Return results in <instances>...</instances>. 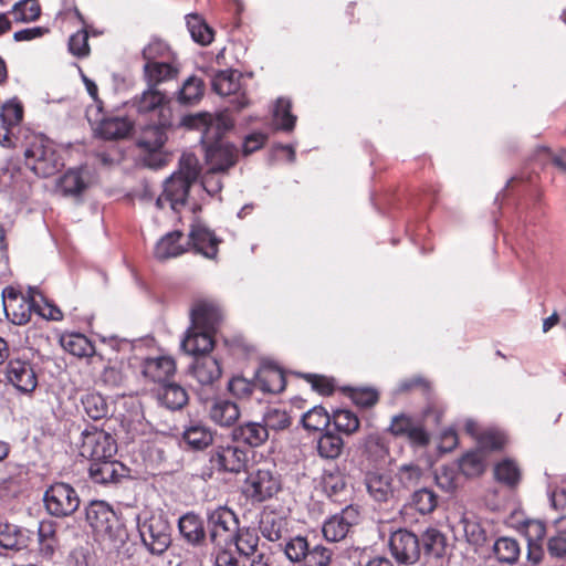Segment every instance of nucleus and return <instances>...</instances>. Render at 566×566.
Segmentation results:
<instances>
[{
	"label": "nucleus",
	"mask_w": 566,
	"mask_h": 566,
	"mask_svg": "<svg viewBox=\"0 0 566 566\" xmlns=\"http://www.w3.org/2000/svg\"><path fill=\"white\" fill-rule=\"evenodd\" d=\"M209 416L214 423L221 427H230L239 419L240 410L235 402L218 399L210 407Z\"/></svg>",
	"instance_id": "2f4dec72"
},
{
	"label": "nucleus",
	"mask_w": 566,
	"mask_h": 566,
	"mask_svg": "<svg viewBox=\"0 0 566 566\" xmlns=\"http://www.w3.org/2000/svg\"><path fill=\"white\" fill-rule=\"evenodd\" d=\"M25 163L39 177L53 176L63 166L54 144L43 135H34L24 151Z\"/></svg>",
	"instance_id": "20e7f679"
},
{
	"label": "nucleus",
	"mask_w": 566,
	"mask_h": 566,
	"mask_svg": "<svg viewBox=\"0 0 566 566\" xmlns=\"http://www.w3.org/2000/svg\"><path fill=\"white\" fill-rule=\"evenodd\" d=\"M191 325L209 332L217 329L221 321V312L217 305L210 302H197L190 312Z\"/></svg>",
	"instance_id": "5701e85b"
},
{
	"label": "nucleus",
	"mask_w": 566,
	"mask_h": 566,
	"mask_svg": "<svg viewBox=\"0 0 566 566\" xmlns=\"http://www.w3.org/2000/svg\"><path fill=\"white\" fill-rule=\"evenodd\" d=\"M389 548L396 560L405 565L417 563L421 554L419 538L407 530H398L390 535Z\"/></svg>",
	"instance_id": "4468645a"
},
{
	"label": "nucleus",
	"mask_w": 566,
	"mask_h": 566,
	"mask_svg": "<svg viewBox=\"0 0 566 566\" xmlns=\"http://www.w3.org/2000/svg\"><path fill=\"white\" fill-rule=\"evenodd\" d=\"M34 312H36L41 317L51 321H61L63 318L62 311L50 303L43 295L36 290V295L32 296Z\"/></svg>",
	"instance_id": "680f3d73"
},
{
	"label": "nucleus",
	"mask_w": 566,
	"mask_h": 566,
	"mask_svg": "<svg viewBox=\"0 0 566 566\" xmlns=\"http://www.w3.org/2000/svg\"><path fill=\"white\" fill-rule=\"evenodd\" d=\"M493 552L500 562L512 565L517 562L521 547L515 538L501 537L494 543Z\"/></svg>",
	"instance_id": "79ce46f5"
},
{
	"label": "nucleus",
	"mask_w": 566,
	"mask_h": 566,
	"mask_svg": "<svg viewBox=\"0 0 566 566\" xmlns=\"http://www.w3.org/2000/svg\"><path fill=\"white\" fill-rule=\"evenodd\" d=\"M494 476L499 482L514 486L520 481L521 472L515 462L503 460L494 468Z\"/></svg>",
	"instance_id": "6e6d98bb"
},
{
	"label": "nucleus",
	"mask_w": 566,
	"mask_h": 566,
	"mask_svg": "<svg viewBox=\"0 0 566 566\" xmlns=\"http://www.w3.org/2000/svg\"><path fill=\"white\" fill-rule=\"evenodd\" d=\"M7 379L19 391L32 392L38 386V377L32 364L29 360L14 358L7 366Z\"/></svg>",
	"instance_id": "dca6fc26"
},
{
	"label": "nucleus",
	"mask_w": 566,
	"mask_h": 566,
	"mask_svg": "<svg viewBox=\"0 0 566 566\" xmlns=\"http://www.w3.org/2000/svg\"><path fill=\"white\" fill-rule=\"evenodd\" d=\"M187 241H184L181 231L175 230L165 234L156 244L154 255L159 261L177 258L187 251Z\"/></svg>",
	"instance_id": "bb28decb"
},
{
	"label": "nucleus",
	"mask_w": 566,
	"mask_h": 566,
	"mask_svg": "<svg viewBox=\"0 0 566 566\" xmlns=\"http://www.w3.org/2000/svg\"><path fill=\"white\" fill-rule=\"evenodd\" d=\"M358 522V511L345 507L339 514L331 516L323 524V535L328 542H339L346 537L350 527Z\"/></svg>",
	"instance_id": "6ab92c4d"
},
{
	"label": "nucleus",
	"mask_w": 566,
	"mask_h": 566,
	"mask_svg": "<svg viewBox=\"0 0 566 566\" xmlns=\"http://www.w3.org/2000/svg\"><path fill=\"white\" fill-rule=\"evenodd\" d=\"M139 120H144V128L160 127L165 130L171 123V108L167 97L158 90L149 88L135 102Z\"/></svg>",
	"instance_id": "39448f33"
},
{
	"label": "nucleus",
	"mask_w": 566,
	"mask_h": 566,
	"mask_svg": "<svg viewBox=\"0 0 566 566\" xmlns=\"http://www.w3.org/2000/svg\"><path fill=\"white\" fill-rule=\"evenodd\" d=\"M181 124L202 132L201 143L206 149V159L211 170L226 171L235 165L238 159L235 146L222 140V136L234 126V120L227 112L216 115L200 113L186 116Z\"/></svg>",
	"instance_id": "f257e3e1"
},
{
	"label": "nucleus",
	"mask_w": 566,
	"mask_h": 566,
	"mask_svg": "<svg viewBox=\"0 0 566 566\" xmlns=\"http://www.w3.org/2000/svg\"><path fill=\"white\" fill-rule=\"evenodd\" d=\"M212 334L213 332L195 328V326L190 325L181 342V348L187 354L196 357L208 355L214 344Z\"/></svg>",
	"instance_id": "393cba45"
},
{
	"label": "nucleus",
	"mask_w": 566,
	"mask_h": 566,
	"mask_svg": "<svg viewBox=\"0 0 566 566\" xmlns=\"http://www.w3.org/2000/svg\"><path fill=\"white\" fill-rule=\"evenodd\" d=\"M210 467L218 472L239 473L245 469L248 453L237 444L216 446L210 452Z\"/></svg>",
	"instance_id": "f8f14e48"
},
{
	"label": "nucleus",
	"mask_w": 566,
	"mask_h": 566,
	"mask_svg": "<svg viewBox=\"0 0 566 566\" xmlns=\"http://www.w3.org/2000/svg\"><path fill=\"white\" fill-rule=\"evenodd\" d=\"M203 94V82L201 78L191 75L182 84L179 91V101L191 104L198 101Z\"/></svg>",
	"instance_id": "4d7b16f0"
},
{
	"label": "nucleus",
	"mask_w": 566,
	"mask_h": 566,
	"mask_svg": "<svg viewBox=\"0 0 566 566\" xmlns=\"http://www.w3.org/2000/svg\"><path fill=\"white\" fill-rule=\"evenodd\" d=\"M190 373L201 386H210L220 378L221 367L214 357L203 355L195 358Z\"/></svg>",
	"instance_id": "a878e982"
},
{
	"label": "nucleus",
	"mask_w": 566,
	"mask_h": 566,
	"mask_svg": "<svg viewBox=\"0 0 566 566\" xmlns=\"http://www.w3.org/2000/svg\"><path fill=\"white\" fill-rule=\"evenodd\" d=\"M200 174V166L193 154H182L179 160V170L174 172L164 184V192L156 200L158 208H164L165 202L170 205L174 211H179L186 203L189 189Z\"/></svg>",
	"instance_id": "f03ea898"
},
{
	"label": "nucleus",
	"mask_w": 566,
	"mask_h": 566,
	"mask_svg": "<svg viewBox=\"0 0 566 566\" xmlns=\"http://www.w3.org/2000/svg\"><path fill=\"white\" fill-rule=\"evenodd\" d=\"M348 391L353 402L363 408L373 407L379 398L377 390L373 388L356 387L349 388Z\"/></svg>",
	"instance_id": "0e129e2a"
},
{
	"label": "nucleus",
	"mask_w": 566,
	"mask_h": 566,
	"mask_svg": "<svg viewBox=\"0 0 566 566\" xmlns=\"http://www.w3.org/2000/svg\"><path fill=\"white\" fill-rule=\"evenodd\" d=\"M259 534L255 528L239 527L231 539L230 545L234 544L237 552L244 557L258 553Z\"/></svg>",
	"instance_id": "e433bc0d"
},
{
	"label": "nucleus",
	"mask_w": 566,
	"mask_h": 566,
	"mask_svg": "<svg viewBox=\"0 0 566 566\" xmlns=\"http://www.w3.org/2000/svg\"><path fill=\"white\" fill-rule=\"evenodd\" d=\"M63 348L76 357H87L94 353L91 342L82 334H71L61 338Z\"/></svg>",
	"instance_id": "a18cd8bd"
},
{
	"label": "nucleus",
	"mask_w": 566,
	"mask_h": 566,
	"mask_svg": "<svg viewBox=\"0 0 566 566\" xmlns=\"http://www.w3.org/2000/svg\"><path fill=\"white\" fill-rule=\"evenodd\" d=\"M547 553L553 559L566 560V537L551 535L547 541Z\"/></svg>",
	"instance_id": "338daca9"
},
{
	"label": "nucleus",
	"mask_w": 566,
	"mask_h": 566,
	"mask_svg": "<svg viewBox=\"0 0 566 566\" xmlns=\"http://www.w3.org/2000/svg\"><path fill=\"white\" fill-rule=\"evenodd\" d=\"M220 240L214 232L203 222L196 220L189 231L187 244L191 245L195 252L202 254L207 259H214L218 253Z\"/></svg>",
	"instance_id": "a211bd4d"
},
{
	"label": "nucleus",
	"mask_w": 566,
	"mask_h": 566,
	"mask_svg": "<svg viewBox=\"0 0 566 566\" xmlns=\"http://www.w3.org/2000/svg\"><path fill=\"white\" fill-rule=\"evenodd\" d=\"M91 185V175L87 168H71L57 179L56 187L65 197H78Z\"/></svg>",
	"instance_id": "4be33fe9"
},
{
	"label": "nucleus",
	"mask_w": 566,
	"mask_h": 566,
	"mask_svg": "<svg viewBox=\"0 0 566 566\" xmlns=\"http://www.w3.org/2000/svg\"><path fill=\"white\" fill-rule=\"evenodd\" d=\"M457 527L459 532L461 531L463 533L465 541L474 547L484 545L488 539L485 527L473 513H463Z\"/></svg>",
	"instance_id": "c85d7f7f"
},
{
	"label": "nucleus",
	"mask_w": 566,
	"mask_h": 566,
	"mask_svg": "<svg viewBox=\"0 0 566 566\" xmlns=\"http://www.w3.org/2000/svg\"><path fill=\"white\" fill-rule=\"evenodd\" d=\"M308 543L305 537L295 536L291 538L284 548L286 557L292 562L305 560L308 553Z\"/></svg>",
	"instance_id": "e2e57ef3"
},
{
	"label": "nucleus",
	"mask_w": 566,
	"mask_h": 566,
	"mask_svg": "<svg viewBox=\"0 0 566 566\" xmlns=\"http://www.w3.org/2000/svg\"><path fill=\"white\" fill-rule=\"evenodd\" d=\"M0 546L9 549H22L28 546L23 532L14 525L0 527Z\"/></svg>",
	"instance_id": "5fc2aeb1"
},
{
	"label": "nucleus",
	"mask_w": 566,
	"mask_h": 566,
	"mask_svg": "<svg viewBox=\"0 0 566 566\" xmlns=\"http://www.w3.org/2000/svg\"><path fill=\"white\" fill-rule=\"evenodd\" d=\"M422 547L427 555L441 557L444 554L446 536L437 528H428L421 537Z\"/></svg>",
	"instance_id": "49530a36"
},
{
	"label": "nucleus",
	"mask_w": 566,
	"mask_h": 566,
	"mask_svg": "<svg viewBox=\"0 0 566 566\" xmlns=\"http://www.w3.org/2000/svg\"><path fill=\"white\" fill-rule=\"evenodd\" d=\"M179 532L190 544H198L205 538V528L200 517L193 513L182 515L178 521Z\"/></svg>",
	"instance_id": "4c0bfd02"
},
{
	"label": "nucleus",
	"mask_w": 566,
	"mask_h": 566,
	"mask_svg": "<svg viewBox=\"0 0 566 566\" xmlns=\"http://www.w3.org/2000/svg\"><path fill=\"white\" fill-rule=\"evenodd\" d=\"M142 371L146 378L163 385L174 376L176 363L169 356L148 357L143 363Z\"/></svg>",
	"instance_id": "b1692460"
},
{
	"label": "nucleus",
	"mask_w": 566,
	"mask_h": 566,
	"mask_svg": "<svg viewBox=\"0 0 566 566\" xmlns=\"http://www.w3.org/2000/svg\"><path fill=\"white\" fill-rule=\"evenodd\" d=\"M331 422V417L325 408L322 406H315L305 412L302 417V423L307 430H323Z\"/></svg>",
	"instance_id": "864d4df0"
},
{
	"label": "nucleus",
	"mask_w": 566,
	"mask_h": 566,
	"mask_svg": "<svg viewBox=\"0 0 566 566\" xmlns=\"http://www.w3.org/2000/svg\"><path fill=\"white\" fill-rule=\"evenodd\" d=\"M90 476L95 483L106 484L116 482L123 476L124 465L114 458L90 463Z\"/></svg>",
	"instance_id": "c756f323"
},
{
	"label": "nucleus",
	"mask_w": 566,
	"mask_h": 566,
	"mask_svg": "<svg viewBox=\"0 0 566 566\" xmlns=\"http://www.w3.org/2000/svg\"><path fill=\"white\" fill-rule=\"evenodd\" d=\"M333 552L322 545H316L308 549L305 563L307 566H329L332 563Z\"/></svg>",
	"instance_id": "69168bd1"
},
{
	"label": "nucleus",
	"mask_w": 566,
	"mask_h": 566,
	"mask_svg": "<svg viewBox=\"0 0 566 566\" xmlns=\"http://www.w3.org/2000/svg\"><path fill=\"white\" fill-rule=\"evenodd\" d=\"M285 384L282 369L273 364H263L256 373L255 386L263 392L279 394L284 390Z\"/></svg>",
	"instance_id": "cd10ccee"
},
{
	"label": "nucleus",
	"mask_w": 566,
	"mask_h": 566,
	"mask_svg": "<svg viewBox=\"0 0 566 566\" xmlns=\"http://www.w3.org/2000/svg\"><path fill=\"white\" fill-rule=\"evenodd\" d=\"M233 436L251 447H259L269 438V431L264 424L249 422L237 428Z\"/></svg>",
	"instance_id": "58836bf2"
},
{
	"label": "nucleus",
	"mask_w": 566,
	"mask_h": 566,
	"mask_svg": "<svg viewBox=\"0 0 566 566\" xmlns=\"http://www.w3.org/2000/svg\"><path fill=\"white\" fill-rule=\"evenodd\" d=\"M438 503V495L428 488L415 491L410 501L411 506L422 515L432 513L437 509Z\"/></svg>",
	"instance_id": "c03bdc74"
},
{
	"label": "nucleus",
	"mask_w": 566,
	"mask_h": 566,
	"mask_svg": "<svg viewBox=\"0 0 566 566\" xmlns=\"http://www.w3.org/2000/svg\"><path fill=\"white\" fill-rule=\"evenodd\" d=\"M23 118V107L17 99H11L2 105L0 113V145L6 148L15 146L13 128Z\"/></svg>",
	"instance_id": "f3484780"
},
{
	"label": "nucleus",
	"mask_w": 566,
	"mask_h": 566,
	"mask_svg": "<svg viewBox=\"0 0 566 566\" xmlns=\"http://www.w3.org/2000/svg\"><path fill=\"white\" fill-rule=\"evenodd\" d=\"M137 527L143 544L156 555L169 547L170 525L163 512H143L137 516Z\"/></svg>",
	"instance_id": "7ed1b4c3"
},
{
	"label": "nucleus",
	"mask_w": 566,
	"mask_h": 566,
	"mask_svg": "<svg viewBox=\"0 0 566 566\" xmlns=\"http://www.w3.org/2000/svg\"><path fill=\"white\" fill-rule=\"evenodd\" d=\"M333 422L338 431L345 434H353L359 428L358 417L350 410L339 409L333 415Z\"/></svg>",
	"instance_id": "13d9d810"
},
{
	"label": "nucleus",
	"mask_w": 566,
	"mask_h": 566,
	"mask_svg": "<svg viewBox=\"0 0 566 566\" xmlns=\"http://www.w3.org/2000/svg\"><path fill=\"white\" fill-rule=\"evenodd\" d=\"M166 140V130H163L160 127L143 129L138 146L143 150L142 160L145 166L157 169L167 164L168 155L163 151Z\"/></svg>",
	"instance_id": "9b49d317"
},
{
	"label": "nucleus",
	"mask_w": 566,
	"mask_h": 566,
	"mask_svg": "<svg viewBox=\"0 0 566 566\" xmlns=\"http://www.w3.org/2000/svg\"><path fill=\"white\" fill-rule=\"evenodd\" d=\"M365 483L369 495L377 502H388L399 494V486L388 473L368 472Z\"/></svg>",
	"instance_id": "aec40b11"
},
{
	"label": "nucleus",
	"mask_w": 566,
	"mask_h": 566,
	"mask_svg": "<svg viewBox=\"0 0 566 566\" xmlns=\"http://www.w3.org/2000/svg\"><path fill=\"white\" fill-rule=\"evenodd\" d=\"M113 518V510L103 501H93L86 507V520L96 533H107Z\"/></svg>",
	"instance_id": "7c9ffc66"
},
{
	"label": "nucleus",
	"mask_w": 566,
	"mask_h": 566,
	"mask_svg": "<svg viewBox=\"0 0 566 566\" xmlns=\"http://www.w3.org/2000/svg\"><path fill=\"white\" fill-rule=\"evenodd\" d=\"M264 427L271 430H283L291 424V417L281 408H269L263 416Z\"/></svg>",
	"instance_id": "052dcab7"
},
{
	"label": "nucleus",
	"mask_w": 566,
	"mask_h": 566,
	"mask_svg": "<svg viewBox=\"0 0 566 566\" xmlns=\"http://www.w3.org/2000/svg\"><path fill=\"white\" fill-rule=\"evenodd\" d=\"M116 452L117 443L111 433L97 428L82 432L80 454L91 463L114 458Z\"/></svg>",
	"instance_id": "6e6552de"
},
{
	"label": "nucleus",
	"mask_w": 566,
	"mask_h": 566,
	"mask_svg": "<svg viewBox=\"0 0 566 566\" xmlns=\"http://www.w3.org/2000/svg\"><path fill=\"white\" fill-rule=\"evenodd\" d=\"M143 71H180L184 65L178 53L171 45L157 36H153L143 48Z\"/></svg>",
	"instance_id": "423d86ee"
},
{
	"label": "nucleus",
	"mask_w": 566,
	"mask_h": 566,
	"mask_svg": "<svg viewBox=\"0 0 566 566\" xmlns=\"http://www.w3.org/2000/svg\"><path fill=\"white\" fill-rule=\"evenodd\" d=\"M423 474V470L415 463L401 464L396 473V484L399 490L413 488L420 483Z\"/></svg>",
	"instance_id": "de8ad7c7"
},
{
	"label": "nucleus",
	"mask_w": 566,
	"mask_h": 566,
	"mask_svg": "<svg viewBox=\"0 0 566 566\" xmlns=\"http://www.w3.org/2000/svg\"><path fill=\"white\" fill-rule=\"evenodd\" d=\"M36 295V289H29V297L24 298L17 295L12 290L9 291L4 300V311L7 316L17 325H23L29 322L31 312L34 311L32 296Z\"/></svg>",
	"instance_id": "412c9836"
},
{
	"label": "nucleus",
	"mask_w": 566,
	"mask_h": 566,
	"mask_svg": "<svg viewBox=\"0 0 566 566\" xmlns=\"http://www.w3.org/2000/svg\"><path fill=\"white\" fill-rule=\"evenodd\" d=\"M244 73H214L212 87L222 96L233 95L231 101L234 109L241 112L251 105L250 98L241 92Z\"/></svg>",
	"instance_id": "2eb2a0df"
},
{
	"label": "nucleus",
	"mask_w": 566,
	"mask_h": 566,
	"mask_svg": "<svg viewBox=\"0 0 566 566\" xmlns=\"http://www.w3.org/2000/svg\"><path fill=\"white\" fill-rule=\"evenodd\" d=\"M364 452L374 461L382 460L388 454V446L379 433H369L361 440Z\"/></svg>",
	"instance_id": "8fccbe9b"
},
{
	"label": "nucleus",
	"mask_w": 566,
	"mask_h": 566,
	"mask_svg": "<svg viewBox=\"0 0 566 566\" xmlns=\"http://www.w3.org/2000/svg\"><path fill=\"white\" fill-rule=\"evenodd\" d=\"M39 552L43 557H52L59 545L56 523L52 520H43L38 525Z\"/></svg>",
	"instance_id": "72a5a7b5"
},
{
	"label": "nucleus",
	"mask_w": 566,
	"mask_h": 566,
	"mask_svg": "<svg viewBox=\"0 0 566 566\" xmlns=\"http://www.w3.org/2000/svg\"><path fill=\"white\" fill-rule=\"evenodd\" d=\"M280 490L277 476L269 469L252 471L244 482V493L253 502H263Z\"/></svg>",
	"instance_id": "ddd939ff"
},
{
	"label": "nucleus",
	"mask_w": 566,
	"mask_h": 566,
	"mask_svg": "<svg viewBox=\"0 0 566 566\" xmlns=\"http://www.w3.org/2000/svg\"><path fill=\"white\" fill-rule=\"evenodd\" d=\"M292 102L279 97L272 108V125L276 130L292 132L295 127L296 116L291 113Z\"/></svg>",
	"instance_id": "473e14b6"
},
{
	"label": "nucleus",
	"mask_w": 566,
	"mask_h": 566,
	"mask_svg": "<svg viewBox=\"0 0 566 566\" xmlns=\"http://www.w3.org/2000/svg\"><path fill=\"white\" fill-rule=\"evenodd\" d=\"M187 28L192 40L201 45H208L213 40V30L197 14L186 17Z\"/></svg>",
	"instance_id": "37998d69"
},
{
	"label": "nucleus",
	"mask_w": 566,
	"mask_h": 566,
	"mask_svg": "<svg viewBox=\"0 0 566 566\" xmlns=\"http://www.w3.org/2000/svg\"><path fill=\"white\" fill-rule=\"evenodd\" d=\"M11 13L15 22H32L40 17L41 8L36 0H21L13 6Z\"/></svg>",
	"instance_id": "603ef678"
},
{
	"label": "nucleus",
	"mask_w": 566,
	"mask_h": 566,
	"mask_svg": "<svg viewBox=\"0 0 566 566\" xmlns=\"http://www.w3.org/2000/svg\"><path fill=\"white\" fill-rule=\"evenodd\" d=\"M46 512L55 517L72 515L80 506L77 492L67 483H54L44 493Z\"/></svg>",
	"instance_id": "1a4fd4ad"
},
{
	"label": "nucleus",
	"mask_w": 566,
	"mask_h": 566,
	"mask_svg": "<svg viewBox=\"0 0 566 566\" xmlns=\"http://www.w3.org/2000/svg\"><path fill=\"white\" fill-rule=\"evenodd\" d=\"M214 566H247L233 552L227 547H218L214 551Z\"/></svg>",
	"instance_id": "774afa93"
},
{
	"label": "nucleus",
	"mask_w": 566,
	"mask_h": 566,
	"mask_svg": "<svg viewBox=\"0 0 566 566\" xmlns=\"http://www.w3.org/2000/svg\"><path fill=\"white\" fill-rule=\"evenodd\" d=\"M81 403L85 415L95 421L107 418L112 412L107 398L98 392L85 394Z\"/></svg>",
	"instance_id": "f704fd0d"
},
{
	"label": "nucleus",
	"mask_w": 566,
	"mask_h": 566,
	"mask_svg": "<svg viewBox=\"0 0 566 566\" xmlns=\"http://www.w3.org/2000/svg\"><path fill=\"white\" fill-rule=\"evenodd\" d=\"M460 469L469 476L481 474L485 469L483 452L481 450L468 452L460 461Z\"/></svg>",
	"instance_id": "bf43d9fd"
},
{
	"label": "nucleus",
	"mask_w": 566,
	"mask_h": 566,
	"mask_svg": "<svg viewBox=\"0 0 566 566\" xmlns=\"http://www.w3.org/2000/svg\"><path fill=\"white\" fill-rule=\"evenodd\" d=\"M158 399L168 409L178 410L188 402V394L178 384L167 381L160 385Z\"/></svg>",
	"instance_id": "c9c22d12"
},
{
	"label": "nucleus",
	"mask_w": 566,
	"mask_h": 566,
	"mask_svg": "<svg viewBox=\"0 0 566 566\" xmlns=\"http://www.w3.org/2000/svg\"><path fill=\"white\" fill-rule=\"evenodd\" d=\"M238 517L233 511L228 507L219 506L208 516V525L211 542L216 545V548L229 546L233 538L238 526Z\"/></svg>",
	"instance_id": "9d476101"
},
{
	"label": "nucleus",
	"mask_w": 566,
	"mask_h": 566,
	"mask_svg": "<svg viewBox=\"0 0 566 566\" xmlns=\"http://www.w3.org/2000/svg\"><path fill=\"white\" fill-rule=\"evenodd\" d=\"M75 15L83 24V29L71 35L69 40V50L73 55L78 57L86 56L90 53L88 33L85 29V21L78 9L74 10Z\"/></svg>",
	"instance_id": "3c124183"
},
{
	"label": "nucleus",
	"mask_w": 566,
	"mask_h": 566,
	"mask_svg": "<svg viewBox=\"0 0 566 566\" xmlns=\"http://www.w3.org/2000/svg\"><path fill=\"white\" fill-rule=\"evenodd\" d=\"M86 118L94 126L95 133L104 139L125 138L133 129V123L127 117L106 115L99 104L87 106Z\"/></svg>",
	"instance_id": "0eeeda50"
},
{
	"label": "nucleus",
	"mask_w": 566,
	"mask_h": 566,
	"mask_svg": "<svg viewBox=\"0 0 566 566\" xmlns=\"http://www.w3.org/2000/svg\"><path fill=\"white\" fill-rule=\"evenodd\" d=\"M182 437L188 446L198 450L207 448L213 441L211 430L200 423H195L186 428Z\"/></svg>",
	"instance_id": "a19ab883"
},
{
	"label": "nucleus",
	"mask_w": 566,
	"mask_h": 566,
	"mask_svg": "<svg viewBox=\"0 0 566 566\" xmlns=\"http://www.w3.org/2000/svg\"><path fill=\"white\" fill-rule=\"evenodd\" d=\"M286 525L287 523L284 517L271 512L262 516L260 530L266 539L276 542L281 539L286 532Z\"/></svg>",
	"instance_id": "ea45409f"
},
{
	"label": "nucleus",
	"mask_w": 566,
	"mask_h": 566,
	"mask_svg": "<svg viewBox=\"0 0 566 566\" xmlns=\"http://www.w3.org/2000/svg\"><path fill=\"white\" fill-rule=\"evenodd\" d=\"M344 447L343 439L332 432H326L317 440V452L322 458L336 459Z\"/></svg>",
	"instance_id": "09e8293b"
}]
</instances>
